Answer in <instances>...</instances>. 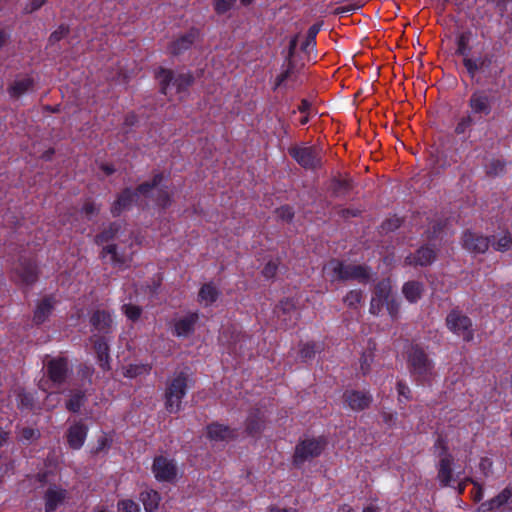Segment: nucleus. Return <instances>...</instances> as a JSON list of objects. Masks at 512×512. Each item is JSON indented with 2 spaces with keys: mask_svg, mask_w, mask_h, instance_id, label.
<instances>
[{
  "mask_svg": "<svg viewBox=\"0 0 512 512\" xmlns=\"http://www.w3.org/2000/svg\"><path fill=\"white\" fill-rule=\"evenodd\" d=\"M331 282L357 280L367 283L370 269L365 265L345 264L338 259H331L323 268Z\"/></svg>",
  "mask_w": 512,
  "mask_h": 512,
  "instance_id": "1",
  "label": "nucleus"
},
{
  "mask_svg": "<svg viewBox=\"0 0 512 512\" xmlns=\"http://www.w3.org/2000/svg\"><path fill=\"white\" fill-rule=\"evenodd\" d=\"M407 367L411 376L419 383L429 381L434 374V362L419 345H412L407 351Z\"/></svg>",
  "mask_w": 512,
  "mask_h": 512,
  "instance_id": "2",
  "label": "nucleus"
},
{
  "mask_svg": "<svg viewBox=\"0 0 512 512\" xmlns=\"http://www.w3.org/2000/svg\"><path fill=\"white\" fill-rule=\"evenodd\" d=\"M155 77L159 81L160 92L164 95H168L171 86L176 89L177 93L186 92L195 81L191 72H175L163 67L156 71Z\"/></svg>",
  "mask_w": 512,
  "mask_h": 512,
  "instance_id": "3",
  "label": "nucleus"
},
{
  "mask_svg": "<svg viewBox=\"0 0 512 512\" xmlns=\"http://www.w3.org/2000/svg\"><path fill=\"white\" fill-rule=\"evenodd\" d=\"M188 380V371H181L168 385L165 392V407L170 413H177L181 410V402L186 394Z\"/></svg>",
  "mask_w": 512,
  "mask_h": 512,
  "instance_id": "4",
  "label": "nucleus"
},
{
  "mask_svg": "<svg viewBox=\"0 0 512 512\" xmlns=\"http://www.w3.org/2000/svg\"><path fill=\"white\" fill-rule=\"evenodd\" d=\"M326 440L322 437L319 438H307L300 441L294 451L293 464L296 467H300L306 461L321 455L326 447Z\"/></svg>",
  "mask_w": 512,
  "mask_h": 512,
  "instance_id": "5",
  "label": "nucleus"
},
{
  "mask_svg": "<svg viewBox=\"0 0 512 512\" xmlns=\"http://www.w3.org/2000/svg\"><path fill=\"white\" fill-rule=\"evenodd\" d=\"M289 155L305 169H317L321 167V157L319 150L314 146L299 147L292 146L288 149Z\"/></svg>",
  "mask_w": 512,
  "mask_h": 512,
  "instance_id": "6",
  "label": "nucleus"
},
{
  "mask_svg": "<svg viewBox=\"0 0 512 512\" xmlns=\"http://www.w3.org/2000/svg\"><path fill=\"white\" fill-rule=\"evenodd\" d=\"M446 324L452 332L462 336L465 341L472 340V321L460 311L452 310L446 317Z\"/></svg>",
  "mask_w": 512,
  "mask_h": 512,
  "instance_id": "7",
  "label": "nucleus"
},
{
  "mask_svg": "<svg viewBox=\"0 0 512 512\" xmlns=\"http://www.w3.org/2000/svg\"><path fill=\"white\" fill-rule=\"evenodd\" d=\"M71 373L68 360L63 357L52 358L46 364V374L54 385L65 383Z\"/></svg>",
  "mask_w": 512,
  "mask_h": 512,
  "instance_id": "8",
  "label": "nucleus"
},
{
  "mask_svg": "<svg viewBox=\"0 0 512 512\" xmlns=\"http://www.w3.org/2000/svg\"><path fill=\"white\" fill-rule=\"evenodd\" d=\"M152 471L158 481L173 482L177 476V466L175 462L164 456L155 457Z\"/></svg>",
  "mask_w": 512,
  "mask_h": 512,
  "instance_id": "9",
  "label": "nucleus"
},
{
  "mask_svg": "<svg viewBox=\"0 0 512 512\" xmlns=\"http://www.w3.org/2000/svg\"><path fill=\"white\" fill-rule=\"evenodd\" d=\"M69 494L66 489L56 485L50 484L46 489L43 499L45 502V512H53L65 503Z\"/></svg>",
  "mask_w": 512,
  "mask_h": 512,
  "instance_id": "10",
  "label": "nucleus"
},
{
  "mask_svg": "<svg viewBox=\"0 0 512 512\" xmlns=\"http://www.w3.org/2000/svg\"><path fill=\"white\" fill-rule=\"evenodd\" d=\"M437 258L436 250L430 245H423L413 254H409L405 258V263L411 266H428Z\"/></svg>",
  "mask_w": 512,
  "mask_h": 512,
  "instance_id": "11",
  "label": "nucleus"
},
{
  "mask_svg": "<svg viewBox=\"0 0 512 512\" xmlns=\"http://www.w3.org/2000/svg\"><path fill=\"white\" fill-rule=\"evenodd\" d=\"M462 241L466 250L472 253H485L490 246L491 239L487 236L466 231L463 234Z\"/></svg>",
  "mask_w": 512,
  "mask_h": 512,
  "instance_id": "12",
  "label": "nucleus"
},
{
  "mask_svg": "<svg viewBox=\"0 0 512 512\" xmlns=\"http://www.w3.org/2000/svg\"><path fill=\"white\" fill-rule=\"evenodd\" d=\"M88 427L82 422L77 421L72 424L66 432L67 443L71 449H80L87 437Z\"/></svg>",
  "mask_w": 512,
  "mask_h": 512,
  "instance_id": "13",
  "label": "nucleus"
},
{
  "mask_svg": "<svg viewBox=\"0 0 512 512\" xmlns=\"http://www.w3.org/2000/svg\"><path fill=\"white\" fill-rule=\"evenodd\" d=\"M391 293V287L388 282H379L373 292V296L370 303V313L378 315L385 305L389 295Z\"/></svg>",
  "mask_w": 512,
  "mask_h": 512,
  "instance_id": "14",
  "label": "nucleus"
},
{
  "mask_svg": "<svg viewBox=\"0 0 512 512\" xmlns=\"http://www.w3.org/2000/svg\"><path fill=\"white\" fill-rule=\"evenodd\" d=\"M138 201V192H133L131 188H125L118 195L116 201L111 207V213L114 217H118L123 211L129 210L133 203Z\"/></svg>",
  "mask_w": 512,
  "mask_h": 512,
  "instance_id": "15",
  "label": "nucleus"
},
{
  "mask_svg": "<svg viewBox=\"0 0 512 512\" xmlns=\"http://www.w3.org/2000/svg\"><path fill=\"white\" fill-rule=\"evenodd\" d=\"M16 273L26 285H32L38 280V267L31 259L21 258Z\"/></svg>",
  "mask_w": 512,
  "mask_h": 512,
  "instance_id": "16",
  "label": "nucleus"
},
{
  "mask_svg": "<svg viewBox=\"0 0 512 512\" xmlns=\"http://www.w3.org/2000/svg\"><path fill=\"white\" fill-rule=\"evenodd\" d=\"M90 340L93 342L96 357L99 366L104 371L111 369L110 367V356H109V345L104 336H92Z\"/></svg>",
  "mask_w": 512,
  "mask_h": 512,
  "instance_id": "17",
  "label": "nucleus"
},
{
  "mask_svg": "<svg viewBox=\"0 0 512 512\" xmlns=\"http://www.w3.org/2000/svg\"><path fill=\"white\" fill-rule=\"evenodd\" d=\"M343 397L348 406L354 411H362L368 408L372 402L371 395L361 391H346Z\"/></svg>",
  "mask_w": 512,
  "mask_h": 512,
  "instance_id": "18",
  "label": "nucleus"
},
{
  "mask_svg": "<svg viewBox=\"0 0 512 512\" xmlns=\"http://www.w3.org/2000/svg\"><path fill=\"white\" fill-rule=\"evenodd\" d=\"M207 437L211 441H229L236 438L234 429L227 425L213 422L207 426Z\"/></svg>",
  "mask_w": 512,
  "mask_h": 512,
  "instance_id": "19",
  "label": "nucleus"
},
{
  "mask_svg": "<svg viewBox=\"0 0 512 512\" xmlns=\"http://www.w3.org/2000/svg\"><path fill=\"white\" fill-rule=\"evenodd\" d=\"M90 323L99 333L108 334L111 332L112 318L109 313L103 310L95 311L90 318Z\"/></svg>",
  "mask_w": 512,
  "mask_h": 512,
  "instance_id": "20",
  "label": "nucleus"
},
{
  "mask_svg": "<svg viewBox=\"0 0 512 512\" xmlns=\"http://www.w3.org/2000/svg\"><path fill=\"white\" fill-rule=\"evenodd\" d=\"M328 189L335 198L345 197L353 189V181L351 178L334 177L331 179Z\"/></svg>",
  "mask_w": 512,
  "mask_h": 512,
  "instance_id": "21",
  "label": "nucleus"
},
{
  "mask_svg": "<svg viewBox=\"0 0 512 512\" xmlns=\"http://www.w3.org/2000/svg\"><path fill=\"white\" fill-rule=\"evenodd\" d=\"M512 496V490L508 487L503 489L498 495L490 499L489 501L483 502L480 506V510L482 512H493L504 504L508 502V500Z\"/></svg>",
  "mask_w": 512,
  "mask_h": 512,
  "instance_id": "22",
  "label": "nucleus"
},
{
  "mask_svg": "<svg viewBox=\"0 0 512 512\" xmlns=\"http://www.w3.org/2000/svg\"><path fill=\"white\" fill-rule=\"evenodd\" d=\"M490 245L499 252H506L512 248V234L508 230H503L489 236Z\"/></svg>",
  "mask_w": 512,
  "mask_h": 512,
  "instance_id": "23",
  "label": "nucleus"
},
{
  "mask_svg": "<svg viewBox=\"0 0 512 512\" xmlns=\"http://www.w3.org/2000/svg\"><path fill=\"white\" fill-rule=\"evenodd\" d=\"M469 104L474 113L488 115L491 112L489 97L483 93H474Z\"/></svg>",
  "mask_w": 512,
  "mask_h": 512,
  "instance_id": "24",
  "label": "nucleus"
},
{
  "mask_svg": "<svg viewBox=\"0 0 512 512\" xmlns=\"http://www.w3.org/2000/svg\"><path fill=\"white\" fill-rule=\"evenodd\" d=\"M454 462L453 459L444 458L440 459L438 463V474L437 479L439 480L440 484L444 487L449 486L452 478H453V469L452 465Z\"/></svg>",
  "mask_w": 512,
  "mask_h": 512,
  "instance_id": "25",
  "label": "nucleus"
},
{
  "mask_svg": "<svg viewBox=\"0 0 512 512\" xmlns=\"http://www.w3.org/2000/svg\"><path fill=\"white\" fill-rule=\"evenodd\" d=\"M264 428V420L259 410H253L246 419V432L250 436L259 435Z\"/></svg>",
  "mask_w": 512,
  "mask_h": 512,
  "instance_id": "26",
  "label": "nucleus"
},
{
  "mask_svg": "<svg viewBox=\"0 0 512 512\" xmlns=\"http://www.w3.org/2000/svg\"><path fill=\"white\" fill-rule=\"evenodd\" d=\"M53 310V302L51 297L43 298L37 305L34 312L33 321L39 325L42 324L51 314Z\"/></svg>",
  "mask_w": 512,
  "mask_h": 512,
  "instance_id": "27",
  "label": "nucleus"
},
{
  "mask_svg": "<svg viewBox=\"0 0 512 512\" xmlns=\"http://www.w3.org/2000/svg\"><path fill=\"white\" fill-rule=\"evenodd\" d=\"M274 312L283 322L291 320L292 316L297 315L294 303L290 299L281 300L276 306Z\"/></svg>",
  "mask_w": 512,
  "mask_h": 512,
  "instance_id": "28",
  "label": "nucleus"
},
{
  "mask_svg": "<svg viewBox=\"0 0 512 512\" xmlns=\"http://www.w3.org/2000/svg\"><path fill=\"white\" fill-rule=\"evenodd\" d=\"M86 400L87 396L85 391L79 389L70 391V399L65 405L66 409L72 413H78Z\"/></svg>",
  "mask_w": 512,
  "mask_h": 512,
  "instance_id": "29",
  "label": "nucleus"
},
{
  "mask_svg": "<svg viewBox=\"0 0 512 512\" xmlns=\"http://www.w3.org/2000/svg\"><path fill=\"white\" fill-rule=\"evenodd\" d=\"M402 292L409 302H417L422 296L423 284L418 281H409L404 284Z\"/></svg>",
  "mask_w": 512,
  "mask_h": 512,
  "instance_id": "30",
  "label": "nucleus"
},
{
  "mask_svg": "<svg viewBox=\"0 0 512 512\" xmlns=\"http://www.w3.org/2000/svg\"><path fill=\"white\" fill-rule=\"evenodd\" d=\"M121 227L122 226L120 222L110 223L107 228H105L101 233L96 235L95 243L97 245H101L115 239L118 233L120 232Z\"/></svg>",
  "mask_w": 512,
  "mask_h": 512,
  "instance_id": "31",
  "label": "nucleus"
},
{
  "mask_svg": "<svg viewBox=\"0 0 512 512\" xmlns=\"http://www.w3.org/2000/svg\"><path fill=\"white\" fill-rule=\"evenodd\" d=\"M164 179L163 173H157L153 176L151 181H146L137 186L133 192H138V197L143 195L148 197L153 189H157Z\"/></svg>",
  "mask_w": 512,
  "mask_h": 512,
  "instance_id": "32",
  "label": "nucleus"
},
{
  "mask_svg": "<svg viewBox=\"0 0 512 512\" xmlns=\"http://www.w3.org/2000/svg\"><path fill=\"white\" fill-rule=\"evenodd\" d=\"M140 500L146 512H153L158 508L160 495L157 491H144L140 494Z\"/></svg>",
  "mask_w": 512,
  "mask_h": 512,
  "instance_id": "33",
  "label": "nucleus"
},
{
  "mask_svg": "<svg viewBox=\"0 0 512 512\" xmlns=\"http://www.w3.org/2000/svg\"><path fill=\"white\" fill-rule=\"evenodd\" d=\"M194 38L195 36L193 33H188L181 36L171 44V53L173 55H179L188 50L193 44Z\"/></svg>",
  "mask_w": 512,
  "mask_h": 512,
  "instance_id": "34",
  "label": "nucleus"
},
{
  "mask_svg": "<svg viewBox=\"0 0 512 512\" xmlns=\"http://www.w3.org/2000/svg\"><path fill=\"white\" fill-rule=\"evenodd\" d=\"M197 318H198L197 315L193 314V315H190L183 319H180L175 325V330L177 332V335L186 336V335L190 334L194 329V324H195Z\"/></svg>",
  "mask_w": 512,
  "mask_h": 512,
  "instance_id": "35",
  "label": "nucleus"
},
{
  "mask_svg": "<svg viewBox=\"0 0 512 512\" xmlns=\"http://www.w3.org/2000/svg\"><path fill=\"white\" fill-rule=\"evenodd\" d=\"M200 300L205 301L207 304L214 303L219 296L218 289L211 283L204 284L198 294Z\"/></svg>",
  "mask_w": 512,
  "mask_h": 512,
  "instance_id": "36",
  "label": "nucleus"
},
{
  "mask_svg": "<svg viewBox=\"0 0 512 512\" xmlns=\"http://www.w3.org/2000/svg\"><path fill=\"white\" fill-rule=\"evenodd\" d=\"M33 85V80L30 78H24L16 80L9 88L10 95L13 97H19L27 92Z\"/></svg>",
  "mask_w": 512,
  "mask_h": 512,
  "instance_id": "37",
  "label": "nucleus"
},
{
  "mask_svg": "<svg viewBox=\"0 0 512 512\" xmlns=\"http://www.w3.org/2000/svg\"><path fill=\"white\" fill-rule=\"evenodd\" d=\"M106 254L111 255V261L114 265H122L126 263L127 259L125 255L118 252L116 244H110L104 247L102 250V256H105Z\"/></svg>",
  "mask_w": 512,
  "mask_h": 512,
  "instance_id": "38",
  "label": "nucleus"
},
{
  "mask_svg": "<svg viewBox=\"0 0 512 512\" xmlns=\"http://www.w3.org/2000/svg\"><path fill=\"white\" fill-rule=\"evenodd\" d=\"M463 64L472 78L479 70L483 69V61L480 59V57L475 59L465 57L463 59Z\"/></svg>",
  "mask_w": 512,
  "mask_h": 512,
  "instance_id": "39",
  "label": "nucleus"
},
{
  "mask_svg": "<svg viewBox=\"0 0 512 512\" xmlns=\"http://www.w3.org/2000/svg\"><path fill=\"white\" fill-rule=\"evenodd\" d=\"M17 404L19 408L32 410L34 407V397L32 394L20 390L17 393Z\"/></svg>",
  "mask_w": 512,
  "mask_h": 512,
  "instance_id": "40",
  "label": "nucleus"
},
{
  "mask_svg": "<svg viewBox=\"0 0 512 512\" xmlns=\"http://www.w3.org/2000/svg\"><path fill=\"white\" fill-rule=\"evenodd\" d=\"M320 28L321 23H315L308 29L306 39L301 45V50L306 51L310 45H315V38L319 33Z\"/></svg>",
  "mask_w": 512,
  "mask_h": 512,
  "instance_id": "41",
  "label": "nucleus"
},
{
  "mask_svg": "<svg viewBox=\"0 0 512 512\" xmlns=\"http://www.w3.org/2000/svg\"><path fill=\"white\" fill-rule=\"evenodd\" d=\"M434 449H435V454L440 458V459H444V458H449V459H453L454 457L452 456V454H450L448 452V446L444 440L443 437L441 436H438L435 444H434Z\"/></svg>",
  "mask_w": 512,
  "mask_h": 512,
  "instance_id": "42",
  "label": "nucleus"
},
{
  "mask_svg": "<svg viewBox=\"0 0 512 512\" xmlns=\"http://www.w3.org/2000/svg\"><path fill=\"white\" fill-rule=\"evenodd\" d=\"M469 43V35L466 33H462L458 39H457V50L456 54L463 56V59L465 57H468L470 47L468 46Z\"/></svg>",
  "mask_w": 512,
  "mask_h": 512,
  "instance_id": "43",
  "label": "nucleus"
},
{
  "mask_svg": "<svg viewBox=\"0 0 512 512\" xmlns=\"http://www.w3.org/2000/svg\"><path fill=\"white\" fill-rule=\"evenodd\" d=\"M155 201L162 208H166L171 204V196H170L166 186L160 185L157 188V197H156Z\"/></svg>",
  "mask_w": 512,
  "mask_h": 512,
  "instance_id": "44",
  "label": "nucleus"
},
{
  "mask_svg": "<svg viewBox=\"0 0 512 512\" xmlns=\"http://www.w3.org/2000/svg\"><path fill=\"white\" fill-rule=\"evenodd\" d=\"M149 370L148 366L142 364H130L125 368L124 376L128 378H134L144 373H147Z\"/></svg>",
  "mask_w": 512,
  "mask_h": 512,
  "instance_id": "45",
  "label": "nucleus"
},
{
  "mask_svg": "<svg viewBox=\"0 0 512 512\" xmlns=\"http://www.w3.org/2000/svg\"><path fill=\"white\" fill-rule=\"evenodd\" d=\"M70 32V27L67 24H61L54 32L51 33L48 41L53 45L66 37Z\"/></svg>",
  "mask_w": 512,
  "mask_h": 512,
  "instance_id": "46",
  "label": "nucleus"
},
{
  "mask_svg": "<svg viewBox=\"0 0 512 512\" xmlns=\"http://www.w3.org/2000/svg\"><path fill=\"white\" fill-rule=\"evenodd\" d=\"M122 311L127 316V318L132 321L138 320L142 313L141 307L132 304H124L122 306Z\"/></svg>",
  "mask_w": 512,
  "mask_h": 512,
  "instance_id": "47",
  "label": "nucleus"
},
{
  "mask_svg": "<svg viewBox=\"0 0 512 512\" xmlns=\"http://www.w3.org/2000/svg\"><path fill=\"white\" fill-rule=\"evenodd\" d=\"M362 299V291L361 290H351L347 293V295L344 298V302L349 307H356L358 303H360Z\"/></svg>",
  "mask_w": 512,
  "mask_h": 512,
  "instance_id": "48",
  "label": "nucleus"
},
{
  "mask_svg": "<svg viewBox=\"0 0 512 512\" xmlns=\"http://www.w3.org/2000/svg\"><path fill=\"white\" fill-rule=\"evenodd\" d=\"M316 354V345L314 343H306L300 350V357L303 361L312 359Z\"/></svg>",
  "mask_w": 512,
  "mask_h": 512,
  "instance_id": "49",
  "label": "nucleus"
},
{
  "mask_svg": "<svg viewBox=\"0 0 512 512\" xmlns=\"http://www.w3.org/2000/svg\"><path fill=\"white\" fill-rule=\"evenodd\" d=\"M473 123L474 120L470 115L461 118L455 128V133L457 135L464 134L473 125Z\"/></svg>",
  "mask_w": 512,
  "mask_h": 512,
  "instance_id": "50",
  "label": "nucleus"
},
{
  "mask_svg": "<svg viewBox=\"0 0 512 512\" xmlns=\"http://www.w3.org/2000/svg\"><path fill=\"white\" fill-rule=\"evenodd\" d=\"M47 1L48 0H30L29 2H27L25 4V6L23 8L24 13L32 14V13L38 11L47 3Z\"/></svg>",
  "mask_w": 512,
  "mask_h": 512,
  "instance_id": "51",
  "label": "nucleus"
},
{
  "mask_svg": "<svg viewBox=\"0 0 512 512\" xmlns=\"http://www.w3.org/2000/svg\"><path fill=\"white\" fill-rule=\"evenodd\" d=\"M276 214L281 220L290 222L294 217V210L292 207L285 205L278 208Z\"/></svg>",
  "mask_w": 512,
  "mask_h": 512,
  "instance_id": "52",
  "label": "nucleus"
},
{
  "mask_svg": "<svg viewBox=\"0 0 512 512\" xmlns=\"http://www.w3.org/2000/svg\"><path fill=\"white\" fill-rule=\"evenodd\" d=\"M235 2L236 0H216L215 11L218 14H224L233 7Z\"/></svg>",
  "mask_w": 512,
  "mask_h": 512,
  "instance_id": "53",
  "label": "nucleus"
},
{
  "mask_svg": "<svg viewBox=\"0 0 512 512\" xmlns=\"http://www.w3.org/2000/svg\"><path fill=\"white\" fill-rule=\"evenodd\" d=\"M444 228V223L442 221H434L431 223L427 230V235L429 239H434L439 236L441 231Z\"/></svg>",
  "mask_w": 512,
  "mask_h": 512,
  "instance_id": "54",
  "label": "nucleus"
},
{
  "mask_svg": "<svg viewBox=\"0 0 512 512\" xmlns=\"http://www.w3.org/2000/svg\"><path fill=\"white\" fill-rule=\"evenodd\" d=\"M119 512H139V506L132 500H123L118 504Z\"/></svg>",
  "mask_w": 512,
  "mask_h": 512,
  "instance_id": "55",
  "label": "nucleus"
},
{
  "mask_svg": "<svg viewBox=\"0 0 512 512\" xmlns=\"http://www.w3.org/2000/svg\"><path fill=\"white\" fill-rule=\"evenodd\" d=\"M400 226H401V219L395 217V218L385 220L382 223L381 228L385 232H392V231H395L396 229H398Z\"/></svg>",
  "mask_w": 512,
  "mask_h": 512,
  "instance_id": "56",
  "label": "nucleus"
},
{
  "mask_svg": "<svg viewBox=\"0 0 512 512\" xmlns=\"http://www.w3.org/2000/svg\"><path fill=\"white\" fill-rule=\"evenodd\" d=\"M40 436V432L30 427H24L21 430V439L27 442L37 439Z\"/></svg>",
  "mask_w": 512,
  "mask_h": 512,
  "instance_id": "57",
  "label": "nucleus"
},
{
  "mask_svg": "<svg viewBox=\"0 0 512 512\" xmlns=\"http://www.w3.org/2000/svg\"><path fill=\"white\" fill-rule=\"evenodd\" d=\"M99 207L95 203L87 201L83 205L82 211L85 213L87 219H91L94 215L99 213Z\"/></svg>",
  "mask_w": 512,
  "mask_h": 512,
  "instance_id": "58",
  "label": "nucleus"
},
{
  "mask_svg": "<svg viewBox=\"0 0 512 512\" xmlns=\"http://www.w3.org/2000/svg\"><path fill=\"white\" fill-rule=\"evenodd\" d=\"M278 265L274 261H269L263 268L262 274L265 278L270 279L276 275Z\"/></svg>",
  "mask_w": 512,
  "mask_h": 512,
  "instance_id": "59",
  "label": "nucleus"
},
{
  "mask_svg": "<svg viewBox=\"0 0 512 512\" xmlns=\"http://www.w3.org/2000/svg\"><path fill=\"white\" fill-rule=\"evenodd\" d=\"M385 306H386L388 313L392 317H395L398 314L399 303L393 298V296L391 294L389 295V298L387 299Z\"/></svg>",
  "mask_w": 512,
  "mask_h": 512,
  "instance_id": "60",
  "label": "nucleus"
},
{
  "mask_svg": "<svg viewBox=\"0 0 512 512\" xmlns=\"http://www.w3.org/2000/svg\"><path fill=\"white\" fill-rule=\"evenodd\" d=\"M292 69H293V64L289 60L288 68L277 77V81H276L277 86H280L285 80H287L289 78V76L292 72Z\"/></svg>",
  "mask_w": 512,
  "mask_h": 512,
  "instance_id": "61",
  "label": "nucleus"
},
{
  "mask_svg": "<svg viewBox=\"0 0 512 512\" xmlns=\"http://www.w3.org/2000/svg\"><path fill=\"white\" fill-rule=\"evenodd\" d=\"M397 390L400 397H404L406 400L410 399V389L406 384L399 381L397 383Z\"/></svg>",
  "mask_w": 512,
  "mask_h": 512,
  "instance_id": "62",
  "label": "nucleus"
},
{
  "mask_svg": "<svg viewBox=\"0 0 512 512\" xmlns=\"http://www.w3.org/2000/svg\"><path fill=\"white\" fill-rule=\"evenodd\" d=\"M339 216L343 219H349L351 217H356L360 214L359 210L356 209H340L338 212Z\"/></svg>",
  "mask_w": 512,
  "mask_h": 512,
  "instance_id": "63",
  "label": "nucleus"
},
{
  "mask_svg": "<svg viewBox=\"0 0 512 512\" xmlns=\"http://www.w3.org/2000/svg\"><path fill=\"white\" fill-rule=\"evenodd\" d=\"M382 420L388 426H393L396 422V414L383 411L381 413Z\"/></svg>",
  "mask_w": 512,
  "mask_h": 512,
  "instance_id": "64",
  "label": "nucleus"
}]
</instances>
